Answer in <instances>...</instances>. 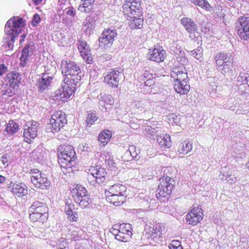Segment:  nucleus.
Returning a JSON list of instances; mask_svg holds the SVG:
<instances>
[{"label":"nucleus","instance_id":"f257e3e1","mask_svg":"<svg viewBox=\"0 0 249 249\" xmlns=\"http://www.w3.org/2000/svg\"><path fill=\"white\" fill-rule=\"evenodd\" d=\"M61 69L64 78L60 87L55 92L57 97L64 100L70 98L76 91L77 84L81 81V71L74 62L67 60L62 61Z\"/></svg>","mask_w":249,"mask_h":249},{"label":"nucleus","instance_id":"f03ea898","mask_svg":"<svg viewBox=\"0 0 249 249\" xmlns=\"http://www.w3.org/2000/svg\"><path fill=\"white\" fill-rule=\"evenodd\" d=\"M24 25V21L21 18L14 17L9 19L5 26L4 42L2 46L8 50H13L15 39L21 32L20 28Z\"/></svg>","mask_w":249,"mask_h":249},{"label":"nucleus","instance_id":"7ed1b4c3","mask_svg":"<svg viewBox=\"0 0 249 249\" xmlns=\"http://www.w3.org/2000/svg\"><path fill=\"white\" fill-rule=\"evenodd\" d=\"M58 162L61 168L66 169L71 168L76 164L75 152L72 146L63 145L58 148Z\"/></svg>","mask_w":249,"mask_h":249},{"label":"nucleus","instance_id":"20e7f679","mask_svg":"<svg viewBox=\"0 0 249 249\" xmlns=\"http://www.w3.org/2000/svg\"><path fill=\"white\" fill-rule=\"evenodd\" d=\"M67 123L66 114L61 111H56L52 115L50 123L47 124L46 132L54 134L59 131Z\"/></svg>","mask_w":249,"mask_h":249},{"label":"nucleus","instance_id":"39448f33","mask_svg":"<svg viewBox=\"0 0 249 249\" xmlns=\"http://www.w3.org/2000/svg\"><path fill=\"white\" fill-rule=\"evenodd\" d=\"M160 184L157 190L156 196L159 200L170 195L174 188V181L172 178L167 176H163L159 179Z\"/></svg>","mask_w":249,"mask_h":249},{"label":"nucleus","instance_id":"423d86ee","mask_svg":"<svg viewBox=\"0 0 249 249\" xmlns=\"http://www.w3.org/2000/svg\"><path fill=\"white\" fill-rule=\"evenodd\" d=\"M236 28L241 39L247 40L249 38V17H241L236 22Z\"/></svg>","mask_w":249,"mask_h":249},{"label":"nucleus","instance_id":"0eeeda50","mask_svg":"<svg viewBox=\"0 0 249 249\" xmlns=\"http://www.w3.org/2000/svg\"><path fill=\"white\" fill-rule=\"evenodd\" d=\"M180 21L186 30L190 34V38L194 39L199 36V33L197 31V25L191 18L184 17L181 19Z\"/></svg>","mask_w":249,"mask_h":249},{"label":"nucleus","instance_id":"6e6552de","mask_svg":"<svg viewBox=\"0 0 249 249\" xmlns=\"http://www.w3.org/2000/svg\"><path fill=\"white\" fill-rule=\"evenodd\" d=\"M163 227L160 225L157 224L153 227H150L148 230V233H147L148 238H150L155 243L160 244L163 239L162 236V228Z\"/></svg>","mask_w":249,"mask_h":249},{"label":"nucleus","instance_id":"1a4fd4ad","mask_svg":"<svg viewBox=\"0 0 249 249\" xmlns=\"http://www.w3.org/2000/svg\"><path fill=\"white\" fill-rule=\"evenodd\" d=\"M53 78V74L45 72L42 74V77L39 78L36 84L38 91L42 92L46 89H48Z\"/></svg>","mask_w":249,"mask_h":249},{"label":"nucleus","instance_id":"9d476101","mask_svg":"<svg viewBox=\"0 0 249 249\" xmlns=\"http://www.w3.org/2000/svg\"><path fill=\"white\" fill-rule=\"evenodd\" d=\"M8 188L15 196L20 197L28 194V188L26 185L22 183H13L11 182L8 185Z\"/></svg>","mask_w":249,"mask_h":249},{"label":"nucleus","instance_id":"9b49d317","mask_svg":"<svg viewBox=\"0 0 249 249\" xmlns=\"http://www.w3.org/2000/svg\"><path fill=\"white\" fill-rule=\"evenodd\" d=\"M39 124L37 122H35L32 123L30 126L24 128L23 133L24 141L28 143H31L32 140L37 136V127Z\"/></svg>","mask_w":249,"mask_h":249},{"label":"nucleus","instance_id":"f8f14e48","mask_svg":"<svg viewBox=\"0 0 249 249\" xmlns=\"http://www.w3.org/2000/svg\"><path fill=\"white\" fill-rule=\"evenodd\" d=\"M171 77L174 81L184 79L188 76L187 71L185 67L183 65H176L172 69L170 72Z\"/></svg>","mask_w":249,"mask_h":249},{"label":"nucleus","instance_id":"ddd939ff","mask_svg":"<svg viewBox=\"0 0 249 249\" xmlns=\"http://www.w3.org/2000/svg\"><path fill=\"white\" fill-rule=\"evenodd\" d=\"M165 53V51L161 47L149 49L147 57L150 60L159 63L164 61Z\"/></svg>","mask_w":249,"mask_h":249},{"label":"nucleus","instance_id":"4468645a","mask_svg":"<svg viewBox=\"0 0 249 249\" xmlns=\"http://www.w3.org/2000/svg\"><path fill=\"white\" fill-rule=\"evenodd\" d=\"M123 12L124 16L127 18H135L136 17H140L142 16V8L139 10L135 8V6L129 5L128 3L125 1L123 6Z\"/></svg>","mask_w":249,"mask_h":249},{"label":"nucleus","instance_id":"2eb2a0df","mask_svg":"<svg viewBox=\"0 0 249 249\" xmlns=\"http://www.w3.org/2000/svg\"><path fill=\"white\" fill-rule=\"evenodd\" d=\"M189 79L188 76L184 79H180V80H176L174 84V89L177 92L180 94H186L190 89V85L188 84Z\"/></svg>","mask_w":249,"mask_h":249},{"label":"nucleus","instance_id":"dca6fc26","mask_svg":"<svg viewBox=\"0 0 249 249\" xmlns=\"http://www.w3.org/2000/svg\"><path fill=\"white\" fill-rule=\"evenodd\" d=\"M35 44L33 42L28 43L22 51L21 56L20 59L22 63H20L22 67H24L26 64V61L29 56H31L35 49Z\"/></svg>","mask_w":249,"mask_h":249},{"label":"nucleus","instance_id":"f3484780","mask_svg":"<svg viewBox=\"0 0 249 249\" xmlns=\"http://www.w3.org/2000/svg\"><path fill=\"white\" fill-rule=\"evenodd\" d=\"M89 172L96 177V179H98V184L102 183L106 179L105 176L107 173L104 168L99 166H92L89 169Z\"/></svg>","mask_w":249,"mask_h":249},{"label":"nucleus","instance_id":"a211bd4d","mask_svg":"<svg viewBox=\"0 0 249 249\" xmlns=\"http://www.w3.org/2000/svg\"><path fill=\"white\" fill-rule=\"evenodd\" d=\"M29 212H35L43 215H47L46 204L39 201H35L29 208Z\"/></svg>","mask_w":249,"mask_h":249},{"label":"nucleus","instance_id":"6ab92c4d","mask_svg":"<svg viewBox=\"0 0 249 249\" xmlns=\"http://www.w3.org/2000/svg\"><path fill=\"white\" fill-rule=\"evenodd\" d=\"M32 183L36 187L42 189H47L50 186V181L44 174L39 177L36 178V179L34 178Z\"/></svg>","mask_w":249,"mask_h":249},{"label":"nucleus","instance_id":"aec40b11","mask_svg":"<svg viewBox=\"0 0 249 249\" xmlns=\"http://www.w3.org/2000/svg\"><path fill=\"white\" fill-rule=\"evenodd\" d=\"M71 194L74 201H78L79 200V199L88 196L86 189L81 185H77L72 189Z\"/></svg>","mask_w":249,"mask_h":249},{"label":"nucleus","instance_id":"412c9836","mask_svg":"<svg viewBox=\"0 0 249 249\" xmlns=\"http://www.w3.org/2000/svg\"><path fill=\"white\" fill-rule=\"evenodd\" d=\"M64 12L66 16L70 17H66L63 18L64 22L65 24H69L73 21L76 20V11L72 6H70L66 8L64 10Z\"/></svg>","mask_w":249,"mask_h":249},{"label":"nucleus","instance_id":"4be33fe9","mask_svg":"<svg viewBox=\"0 0 249 249\" xmlns=\"http://www.w3.org/2000/svg\"><path fill=\"white\" fill-rule=\"evenodd\" d=\"M108 36L109 29H106L104 30L98 39L99 48L103 50H107V49L109 47Z\"/></svg>","mask_w":249,"mask_h":249},{"label":"nucleus","instance_id":"5701e85b","mask_svg":"<svg viewBox=\"0 0 249 249\" xmlns=\"http://www.w3.org/2000/svg\"><path fill=\"white\" fill-rule=\"evenodd\" d=\"M70 236L72 240L77 241L86 238L85 231L78 227H72L70 229Z\"/></svg>","mask_w":249,"mask_h":249},{"label":"nucleus","instance_id":"b1692460","mask_svg":"<svg viewBox=\"0 0 249 249\" xmlns=\"http://www.w3.org/2000/svg\"><path fill=\"white\" fill-rule=\"evenodd\" d=\"M177 151L179 154L186 155L192 149V143L188 141H184V142L177 143Z\"/></svg>","mask_w":249,"mask_h":249},{"label":"nucleus","instance_id":"393cba45","mask_svg":"<svg viewBox=\"0 0 249 249\" xmlns=\"http://www.w3.org/2000/svg\"><path fill=\"white\" fill-rule=\"evenodd\" d=\"M94 0H81L78 9L81 12L89 13L93 7Z\"/></svg>","mask_w":249,"mask_h":249},{"label":"nucleus","instance_id":"a878e982","mask_svg":"<svg viewBox=\"0 0 249 249\" xmlns=\"http://www.w3.org/2000/svg\"><path fill=\"white\" fill-rule=\"evenodd\" d=\"M99 108L103 112H107L109 107V96L108 94H101L99 98Z\"/></svg>","mask_w":249,"mask_h":249},{"label":"nucleus","instance_id":"bb28decb","mask_svg":"<svg viewBox=\"0 0 249 249\" xmlns=\"http://www.w3.org/2000/svg\"><path fill=\"white\" fill-rule=\"evenodd\" d=\"M157 141L161 147L164 148H169L171 146L170 136L165 134L164 135L158 136Z\"/></svg>","mask_w":249,"mask_h":249},{"label":"nucleus","instance_id":"cd10ccee","mask_svg":"<svg viewBox=\"0 0 249 249\" xmlns=\"http://www.w3.org/2000/svg\"><path fill=\"white\" fill-rule=\"evenodd\" d=\"M31 157L36 162H41L44 159L45 152L41 148H37L32 152Z\"/></svg>","mask_w":249,"mask_h":249},{"label":"nucleus","instance_id":"c85d7f7f","mask_svg":"<svg viewBox=\"0 0 249 249\" xmlns=\"http://www.w3.org/2000/svg\"><path fill=\"white\" fill-rule=\"evenodd\" d=\"M18 130V125L17 123L14 122L13 120H10L6 125V128L4 132L7 134L13 135L17 133Z\"/></svg>","mask_w":249,"mask_h":249},{"label":"nucleus","instance_id":"c756f323","mask_svg":"<svg viewBox=\"0 0 249 249\" xmlns=\"http://www.w3.org/2000/svg\"><path fill=\"white\" fill-rule=\"evenodd\" d=\"M8 78H9V84L15 86V87L18 88V84L21 80V78L18 73L14 71L11 72L7 75Z\"/></svg>","mask_w":249,"mask_h":249},{"label":"nucleus","instance_id":"7c9ffc66","mask_svg":"<svg viewBox=\"0 0 249 249\" xmlns=\"http://www.w3.org/2000/svg\"><path fill=\"white\" fill-rule=\"evenodd\" d=\"M130 22V26L131 29H141L143 26V19L140 17L135 18H127Z\"/></svg>","mask_w":249,"mask_h":249},{"label":"nucleus","instance_id":"2f4dec72","mask_svg":"<svg viewBox=\"0 0 249 249\" xmlns=\"http://www.w3.org/2000/svg\"><path fill=\"white\" fill-rule=\"evenodd\" d=\"M121 76V73L118 71H110V85L112 87H117L119 81V76Z\"/></svg>","mask_w":249,"mask_h":249},{"label":"nucleus","instance_id":"473e14b6","mask_svg":"<svg viewBox=\"0 0 249 249\" xmlns=\"http://www.w3.org/2000/svg\"><path fill=\"white\" fill-rule=\"evenodd\" d=\"M195 4L198 5L201 8L209 12H212L213 7L209 4L206 0H191Z\"/></svg>","mask_w":249,"mask_h":249},{"label":"nucleus","instance_id":"72a5a7b5","mask_svg":"<svg viewBox=\"0 0 249 249\" xmlns=\"http://www.w3.org/2000/svg\"><path fill=\"white\" fill-rule=\"evenodd\" d=\"M94 17L89 15L87 17L83 23V27L85 29L86 32L88 30H91L94 27L95 22L96 19Z\"/></svg>","mask_w":249,"mask_h":249},{"label":"nucleus","instance_id":"f704fd0d","mask_svg":"<svg viewBox=\"0 0 249 249\" xmlns=\"http://www.w3.org/2000/svg\"><path fill=\"white\" fill-rule=\"evenodd\" d=\"M29 212L31 213L29 215L30 219L33 222L39 221L42 223L47 219V215H43L35 212Z\"/></svg>","mask_w":249,"mask_h":249},{"label":"nucleus","instance_id":"c9c22d12","mask_svg":"<svg viewBox=\"0 0 249 249\" xmlns=\"http://www.w3.org/2000/svg\"><path fill=\"white\" fill-rule=\"evenodd\" d=\"M216 58L219 59L220 61H222L227 63L228 62H232L233 61L231 54L230 53H220L216 54Z\"/></svg>","mask_w":249,"mask_h":249},{"label":"nucleus","instance_id":"e433bc0d","mask_svg":"<svg viewBox=\"0 0 249 249\" xmlns=\"http://www.w3.org/2000/svg\"><path fill=\"white\" fill-rule=\"evenodd\" d=\"M124 187L123 185L120 186V184H116L110 186V194H112L113 196L122 195V192L123 191Z\"/></svg>","mask_w":249,"mask_h":249},{"label":"nucleus","instance_id":"4c0bfd02","mask_svg":"<svg viewBox=\"0 0 249 249\" xmlns=\"http://www.w3.org/2000/svg\"><path fill=\"white\" fill-rule=\"evenodd\" d=\"M18 87H15V86L9 84V87L7 89L1 90L2 96H7L8 97H12L16 94V90L18 89Z\"/></svg>","mask_w":249,"mask_h":249},{"label":"nucleus","instance_id":"58836bf2","mask_svg":"<svg viewBox=\"0 0 249 249\" xmlns=\"http://www.w3.org/2000/svg\"><path fill=\"white\" fill-rule=\"evenodd\" d=\"M110 196L112 197L110 198V203H112L114 206H119L124 203V197L123 195L113 196L112 194H111Z\"/></svg>","mask_w":249,"mask_h":249},{"label":"nucleus","instance_id":"ea45409f","mask_svg":"<svg viewBox=\"0 0 249 249\" xmlns=\"http://www.w3.org/2000/svg\"><path fill=\"white\" fill-rule=\"evenodd\" d=\"M203 213L198 214L197 216H192L191 218L187 217V214L186 216V220L187 222L189 224L192 225L193 226L196 225L203 218Z\"/></svg>","mask_w":249,"mask_h":249},{"label":"nucleus","instance_id":"a19ab883","mask_svg":"<svg viewBox=\"0 0 249 249\" xmlns=\"http://www.w3.org/2000/svg\"><path fill=\"white\" fill-rule=\"evenodd\" d=\"M120 229L122 231L126 230L127 231V234H125L124 235L123 237H124L125 239H130L131 238V236L132 235V227L130 224H125L123 223L121 224ZM122 235H123V234H121Z\"/></svg>","mask_w":249,"mask_h":249},{"label":"nucleus","instance_id":"79ce46f5","mask_svg":"<svg viewBox=\"0 0 249 249\" xmlns=\"http://www.w3.org/2000/svg\"><path fill=\"white\" fill-rule=\"evenodd\" d=\"M78 48L81 53H83L85 55H88L90 52L89 45L83 40L79 41Z\"/></svg>","mask_w":249,"mask_h":249},{"label":"nucleus","instance_id":"37998d69","mask_svg":"<svg viewBox=\"0 0 249 249\" xmlns=\"http://www.w3.org/2000/svg\"><path fill=\"white\" fill-rule=\"evenodd\" d=\"M106 131L109 132V130H106L102 132L98 136V140L100 144L103 146H105L109 141V137Z\"/></svg>","mask_w":249,"mask_h":249},{"label":"nucleus","instance_id":"c03bdc74","mask_svg":"<svg viewBox=\"0 0 249 249\" xmlns=\"http://www.w3.org/2000/svg\"><path fill=\"white\" fill-rule=\"evenodd\" d=\"M233 62H228L224 64L221 68L219 69V71H220L223 74L225 73H232V69L233 67Z\"/></svg>","mask_w":249,"mask_h":249},{"label":"nucleus","instance_id":"a18cd8bd","mask_svg":"<svg viewBox=\"0 0 249 249\" xmlns=\"http://www.w3.org/2000/svg\"><path fill=\"white\" fill-rule=\"evenodd\" d=\"M91 200L89 196H87L84 197L79 199L78 201H75L76 203H78L79 205L82 208L87 207L91 203Z\"/></svg>","mask_w":249,"mask_h":249},{"label":"nucleus","instance_id":"49530a36","mask_svg":"<svg viewBox=\"0 0 249 249\" xmlns=\"http://www.w3.org/2000/svg\"><path fill=\"white\" fill-rule=\"evenodd\" d=\"M170 50L174 52V53L177 58L178 56H182L185 55L184 51L181 47L177 48V45L176 43H174L172 46L170 47Z\"/></svg>","mask_w":249,"mask_h":249},{"label":"nucleus","instance_id":"de8ad7c7","mask_svg":"<svg viewBox=\"0 0 249 249\" xmlns=\"http://www.w3.org/2000/svg\"><path fill=\"white\" fill-rule=\"evenodd\" d=\"M203 49L201 47H198L196 49L191 51V55L196 59L201 61L203 59Z\"/></svg>","mask_w":249,"mask_h":249},{"label":"nucleus","instance_id":"09e8293b","mask_svg":"<svg viewBox=\"0 0 249 249\" xmlns=\"http://www.w3.org/2000/svg\"><path fill=\"white\" fill-rule=\"evenodd\" d=\"M232 171L229 170L227 173V175H228V177H226V178H225V180H226L228 182L230 183H232L233 182H235L236 181L237 177L236 175L237 174L236 172L237 171H236L235 173H233L232 174Z\"/></svg>","mask_w":249,"mask_h":249},{"label":"nucleus","instance_id":"8fccbe9b","mask_svg":"<svg viewBox=\"0 0 249 249\" xmlns=\"http://www.w3.org/2000/svg\"><path fill=\"white\" fill-rule=\"evenodd\" d=\"M203 213L202 209H201V206H198L196 208H194L191 212L188 213L187 217H190V218H192L191 217L194 216H197L198 214ZM189 219V218H188Z\"/></svg>","mask_w":249,"mask_h":249},{"label":"nucleus","instance_id":"3c124183","mask_svg":"<svg viewBox=\"0 0 249 249\" xmlns=\"http://www.w3.org/2000/svg\"><path fill=\"white\" fill-rule=\"evenodd\" d=\"M246 75H248V74L244 72H240L237 78V81L239 83H240L241 85H244L245 82H247L246 84H248V86H249V79L248 80V77Z\"/></svg>","mask_w":249,"mask_h":249},{"label":"nucleus","instance_id":"603ef678","mask_svg":"<svg viewBox=\"0 0 249 249\" xmlns=\"http://www.w3.org/2000/svg\"><path fill=\"white\" fill-rule=\"evenodd\" d=\"M97 120V117L94 113H89L86 122L88 125L90 126Z\"/></svg>","mask_w":249,"mask_h":249},{"label":"nucleus","instance_id":"864d4df0","mask_svg":"<svg viewBox=\"0 0 249 249\" xmlns=\"http://www.w3.org/2000/svg\"><path fill=\"white\" fill-rule=\"evenodd\" d=\"M145 134L149 138H153L155 136H158L157 131L151 126H147L144 129Z\"/></svg>","mask_w":249,"mask_h":249},{"label":"nucleus","instance_id":"5fc2aeb1","mask_svg":"<svg viewBox=\"0 0 249 249\" xmlns=\"http://www.w3.org/2000/svg\"><path fill=\"white\" fill-rule=\"evenodd\" d=\"M121 227V224H115L114 225L112 228L110 229V233H111L113 237L117 240V235L119 233L120 228Z\"/></svg>","mask_w":249,"mask_h":249},{"label":"nucleus","instance_id":"6e6d98bb","mask_svg":"<svg viewBox=\"0 0 249 249\" xmlns=\"http://www.w3.org/2000/svg\"><path fill=\"white\" fill-rule=\"evenodd\" d=\"M125 1L128 3L129 5L135 6L139 10L142 8L141 0H125Z\"/></svg>","mask_w":249,"mask_h":249},{"label":"nucleus","instance_id":"4d7b16f0","mask_svg":"<svg viewBox=\"0 0 249 249\" xmlns=\"http://www.w3.org/2000/svg\"><path fill=\"white\" fill-rule=\"evenodd\" d=\"M10 160V156L7 154L3 155L0 158V162L4 167L8 166Z\"/></svg>","mask_w":249,"mask_h":249},{"label":"nucleus","instance_id":"13d9d810","mask_svg":"<svg viewBox=\"0 0 249 249\" xmlns=\"http://www.w3.org/2000/svg\"><path fill=\"white\" fill-rule=\"evenodd\" d=\"M96 177L94 175H92L91 173L89 172L88 177L89 182L92 186H96L98 184V179H96Z\"/></svg>","mask_w":249,"mask_h":249},{"label":"nucleus","instance_id":"bf43d9fd","mask_svg":"<svg viewBox=\"0 0 249 249\" xmlns=\"http://www.w3.org/2000/svg\"><path fill=\"white\" fill-rule=\"evenodd\" d=\"M119 233H118V235H117V240L119 241H121V242H127L128 241H129L130 239H125L124 238V237H123L124 235H122L121 234H123V235H125V234H127V231L126 230H124V231H122L121 230V229H120V231H119Z\"/></svg>","mask_w":249,"mask_h":249},{"label":"nucleus","instance_id":"052dcab7","mask_svg":"<svg viewBox=\"0 0 249 249\" xmlns=\"http://www.w3.org/2000/svg\"><path fill=\"white\" fill-rule=\"evenodd\" d=\"M30 173L31 174V180L32 182H33L34 178L36 179V178L39 177L43 174L37 169H33L31 170Z\"/></svg>","mask_w":249,"mask_h":249},{"label":"nucleus","instance_id":"680f3d73","mask_svg":"<svg viewBox=\"0 0 249 249\" xmlns=\"http://www.w3.org/2000/svg\"><path fill=\"white\" fill-rule=\"evenodd\" d=\"M67 246V243L64 238H60L56 243V246L59 249H65Z\"/></svg>","mask_w":249,"mask_h":249},{"label":"nucleus","instance_id":"e2e57ef3","mask_svg":"<svg viewBox=\"0 0 249 249\" xmlns=\"http://www.w3.org/2000/svg\"><path fill=\"white\" fill-rule=\"evenodd\" d=\"M148 102L145 100H142L141 101H139L136 103L135 106L138 108H144L148 104Z\"/></svg>","mask_w":249,"mask_h":249},{"label":"nucleus","instance_id":"0e129e2a","mask_svg":"<svg viewBox=\"0 0 249 249\" xmlns=\"http://www.w3.org/2000/svg\"><path fill=\"white\" fill-rule=\"evenodd\" d=\"M73 208H74L73 205H71V204L68 205V202H67L66 203V206L65 208V211L66 212V214L67 215H68V214H70L75 213V212H74L73 211Z\"/></svg>","mask_w":249,"mask_h":249},{"label":"nucleus","instance_id":"69168bd1","mask_svg":"<svg viewBox=\"0 0 249 249\" xmlns=\"http://www.w3.org/2000/svg\"><path fill=\"white\" fill-rule=\"evenodd\" d=\"M178 62L180 64L179 65H186L188 63V59L185 56V55H184L182 56H178V58H177Z\"/></svg>","mask_w":249,"mask_h":249},{"label":"nucleus","instance_id":"338daca9","mask_svg":"<svg viewBox=\"0 0 249 249\" xmlns=\"http://www.w3.org/2000/svg\"><path fill=\"white\" fill-rule=\"evenodd\" d=\"M116 163L114 162H111V165H110V173L114 175H115L119 173V169L115 166Z\"/></svg>","mask_w":249,"mask_h":249},{"label":"nucleus","instance_id":"774afa93","mask_svg":"<svg viewBox=\"0 0 249 249\" xmlns=\"http://www.w3.org/2000/svg\"><path fill=\"white\" fill-rule=\"evenodd\" d=\"M3 228L5 229L6 231H12L13 229V223L11 221H8L7 223L4 222L3 224Z\"/></svg>","mask_w":249,"mask_h":249}]
</instances>
